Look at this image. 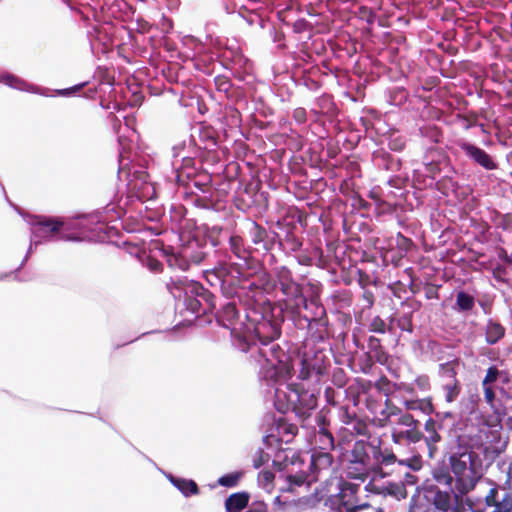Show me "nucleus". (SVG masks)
Instances as JSON below:
<instances>
[{
  "label": "nucleus",
  "mask_w": 512,
  "mask_h": 512,
  "mask_svg": "<svg viewBox=\"0 0 512 512\" xmlns=\"http://www.w3.org/2000/svg\"><path fill=\"white\" fill-rule=\"evenodd\" d=\"M451 470L457 478L461 492L467 493L474 488L477 479L471 466L470 455L462 454L459 457H451Z\"/></svg>",
  "instance_id": "f257e3e1"
},
{
  "label": "nucleus",
  "mask_w": 512,
  "mask_h": 512,
  "mask_svg": "<svg viewBox=\"0 0 512 512\" xmlns=\"http://www.w3.org/2000/svg\"><path fill=\"white\" fill-rule=\"evenodd\" d=\"M30 225L34 238H46L49 234L58 233L64 222L59 218L34 216L31 218Z\"/></svg>",
  "instance_id": "f03ea898"
},
{
  "label": "nucleus",
  "mask_w": 512,
  "mask_h": 512,
  "mask_svg": "<svg viewBox=\"0 0 512 512\" xmlns=\"http://www.w3.org/2000/svg\"><path fill=\"white\" fill-rule=\"evenodd\" d=\"M486 502L489 506H494L493 512H512V492L504 491L499 496L497 488H491L486 495Z\"/></svg>",
  "instance_id": "7ed1b4c3"
},
{
  "label": "nucleus",
  "mask_w": 512,
  "mask_h": 512,
  "mask_svg": "<svg viewBox=\"0 0 512 512\" xmlns=\"http://www.w3.org/2000/svg\"><path fill=\"white\" fill-rule=\"evenodd\" d=\"M167 478L186 497L198 493V487L192 480L176 478L172 475H168Z\"/></svg>",
  "instance_id": "20e7f679"
},
{
  "label": "nucleus",
  "mask_w": 512,
  "mask_h": 512,
  "mask_svg": "<svg viewBox=\"0 0 512 512\" xmlns=\"http://www.w3.org/2000/svg\"><path fill=\"white\" fill-rule=\"evenodd\" d=\"M248 495L245 493H236L226 499L225 507L228 512H238L248 503Z\"/></svg>",
  "instance_id": "39448f33"
},
{
  "label": "nucleus",
  "mask_w": 512,
  "mask_h": 512,
  "mask_svg": "<svg viewBox=\"0 0 512 512\" xmlns=\"http://www.w3.org/2000/svg\"><path fill=\"white\" fill-rule=\"evenodd\" d=\"M465 149L467 154L483 167L488 169L493 167L490 157L483 150L472 145H467Z\"/></svg>",
  "instance_id": "423d86ee"
},
{
  "label": "nucleus",
  "mask_w": 512,
  "mask_h": 512,
  "mask_svg": "<svg viewBox=\"0 0 512 512\" xmlns=\"http://www.w3.org/2000/svg\"><path fill=\"white\" fill-rule=\"evenodd\" d=\"M505 333L503 326L497 322L490 320L486 327V341L489 344L498 342Z\"/></svg>",
  "instance_id": "0eeeda50"
},
{
  "label": "nucleus",
  "mask_w": 512,
  "mask_h": 512,
  "mask_svg": "<svg viewBox=\"0 0 512 512\" xmlns=\"http://www.w3.org/2000/svg\"><path fill=\"white\" fill-rule=\"evenodd\" d=\"M404 438L411 442H417L420 439V432L417 429H406L405 431L393 429L392 439L395 443H400Z\"/></svg>",
  "instance_id": "6e6552de"
},
{
  "label": "nucleus",
  "mask_w": 512,
  "mask_h": 512,
  "mask_svg": "<svg viewBox=\"0 0 512 512\" xmlns=\"http://www.w3.org/2000/svg\"><path fill=\"white\" fill-rule=\"evenodd\" d=\"M320 500L318 495L313 493L295 500L293 505L300 510L313 509L319 504Z\"/></svg>",
  "instance_id": "1a4fd4ad"
},
{
  "label": "nucleus",
  "mask_w": 512,
  "mask_h": 512,
  "mask_svg": "<svg viewBox=\"0 0 512 512\" xmlns=\"http://www.w3.org/2000/svg\"><path fill=\"white\" fill-rule=\"evenodd\" d=\"M274 474L270 471H261L258 476V482L260 486L267 492H271L273 489Z\"/></svg>",
  "instance_id": "9d476101"
},
{
  "label": "nucleus",
  "mask_w": 512,
  "mask_h": 512,
  "mask_svg": "<svg viewBox=\"0 0 512 512\" xmlns=\"http://www.w3.org/2000/svg\"><path fill=\"white\" fill-rule=\"evenodd\" d=\"M288 486L285 489H282V491L286 492H295L296 487H301L306 482V477L304 474H298V475H290L287 477Z\"/></svg>",
  "instance_id": "9b49d317"
},
{
  "label": "nucleus",
  "mask_w": 512,
  "mask_h": 512,
  "mask_svg": "<svg viewBox=\"0 0 512 512\" xmlns=\"http://www.w3.org/2000/svg\"><path fill=\"white\" fill-rule=\"evenodd\" d=\"M457 306L462 311L470 310L474 306V298L467 293L459 292L457 294Z\"/></svg>",
  "instance_id": "f8f14e48"
},
{
  "label": "nucleus",
  "mask_w": 512,
  "mask_h": 512,
  "mask_svg": "<svg viewBox=\"0 0 512 512\" xmlns=\"http://www.w3.org/2000/svg\"><path fill=\"white\" fill-rule=\"evenodd\" d=\"M387 494L395 497L397 500L404 499L407 496L406 489L402 483H392L386 488Z\"/></svg>",
  "instance_id": "ddd939ff"
},
{
  "label": "nucleus",
  "mask_w": 512,
  "mask_h": 512,
  "mask_svg": "<svg viewBox=\"0 0 512 512\" xmlns=\"http://www.w3.org/2000/svg\"><path fill=\"white\" fill-rule=\"evenodd\" d=\"M241 476V472H233L219 478L218 483L222 486L233 487L238 483Z\"/></svg>",
  "instance_id": "4468645a"
},
{
  "label": "nucleus",
  "mask_w": 512,
  "mask_h": 512,
  "mask_svg": "<svg viewBox=\"0 0 512 512\" xmlns=\"http://www.w3.org/2000/svg\"><path fill=\"white\" fill-rule=\"evenodd\" d=\"M397 425H401L407 427V429H416L417 421L413 418L412 415L405 413L399 415L398 418L394 421Z\"/></svg>",
  "instance_id": "2eb2a0df"
},
{
  "label": "nucleus",
  "mask_w": 512,
  "mask_h": 512,
  "mask_svg": "<svg viewBox=\"0 0 512 512\" xmlns=\"http://www.w3.org/2000/svg\"><path fill=\"white\" fill-rule=\"evenodd\" d=\"M434 504L438 509L447 511L450 505L449 495L446 493L438 492L435 496Z\"/></svg>",
  "instance_id": "dca6fc26"
},
{
  "label": "nucleus",
  "mask_w": 512,
  "mask_h": 512,
  "mask_svg": "<svg viewBox=\"0 0 512 512\" xmlns=\"http://www.w3.org/2000/svg\"><path fill=\"white\" fill-rule=\"evenodd\" d=\"M425 430L429 433V436L427 438L429 444L436 443L439 441L440 436L435 431V423L433 420H428L425 423Z\"/></svg>",
  "instance_id": "f3484780"
},
{
  "label": "nucleus",
  "mask_w": 512,
  "mask_h": 512,
  "mask_svg": "<svg viewBox=\"0 0 512 512\" xmlns=\"http://www.w3.org/2000/svg\"><path fill=\"white\" fill-rule=\"evenodd\" d=\"M499 371L496 367H490L487 370L486 376L483 379L482 385H491V383L495 382L498 378Z\"/></svg>",
  "instance_id": "a211bd4d"
},
{
  "label": "nucleus",
  "mask_w": 512,
  "mask_h": 512,
  "mask_svg": "<svg viewBox=\"0 0 512 512\" xmlns=\"http://www.w3.org/2000/svg\"><path fill=\"white\" fill-rule=\"evenodd\" d=\"M445 390H446V401L447 402L454 401L459 394V389L456 384H446Z\"/></svg>",
  "instance_id": "6ab92c4d"
},
{
  "label": "nucleus",
  "mask_w": 512,
  "mask_h": 512,
  "mask_svg": "<svg viewBox=\"0 0 512 512\" xmlns=\"http://www.w3.org/2000/svg\"><path fill=\"white\" fill-rule=\"evenodd\" d=\"M383 414L386 415V421L389 422V423H394V420L393 418L394 417H399V415H401L400 411L398 408L396 407H387V409L385 411H383Z\"/></svg>",
  "instance_id": "aec40b11"
},
{
  "label": "nucleus",
  "mask_w": 512,
  "mask_h": 512,
  "mask_svg": "<svg viewBox=\"0 0 512 512\" xmlns=\"http://www.w3.org/2000/svg\"><path fill=\"white\" fill-rule=\"evenodd\" d=\"M483 388L485 400L489 405L492 406L495 399V393L493 391V388L491 387V385H483Z\"/></svg>",
  "instance_id": "412c9836"
},
{
  "label": "nucleus",
  "mask_w": 512,
  "mask_h": 512,
  "mask_svg": "<svg viewBox=\"0 0 512 512\" xmlns=\"http://www.w3.org/2000/svg\"><path fill=\"white\" fill-rule=\"evenodd\" d=\"M3 82L13 88L21 89L20 80L12 75H7L3 77Z\"/></svg>",
  "instance_id": "4be33fe9"
},
{
  "label": "nucleus",
  "mask_w": 512,
  "mask_h": 512,
  "mask_svg": "<svg viewBox=\"0 0 512 512\" xmlns=\"http://www.w3.org/2000/svg\"><path fill=\"white\" fill-rule=\"evenodd\" d=\"M418 407L423 410L425 413H432L433 411V407H432V404L430 401L428 400H422L419 404H418Z\"/></svg>",
  "instance_id": "5701e85b"
},
{
  "label": "nucleus",
  "mask_w": 512,
  "mask_h": 512,
  "mask_svg": "<svg viewBox=\"0 0 512 512\" xmlns=\"http://www.w3.org/2000/svg\"><path fill=\"white\" fill-rule=\"evenodd\" d=\"M269 459V456L267 454H264V453H260L258 459H256L254 461V466L255 468H259L262 464H264L265 462H267Z\"/></svg>",
  "instance_id": "b1692460"
},
{
  "label": "nucleus",
  "mask_w": 512,
  "mask_h": 512,
  "mask_svg": "<svg viewBox=\"0 0 512 512\" xmlns=\"http://www.w3.org/2000/svg\"><path fill=\"white\" fill-rule=\"evenodd\" d=\"M273 504L279 509H283L285 507V503L281 500L280 496L274 498Z\"/></svg>",
  "instance_id": "393cba45"
},
{
  "label": "nucleus",
  "mask_w": 512,
  "mask_h": 512,
  "mask_svg": "<svg viewBox=\"0 0 512 512\" xmlns=\"http://www.w3.org/2000/svg\"><path fill=\"white\" fill-rule=\"evenodd\" d=\"M253 512H266V505L264 503H258Z\"/></svg>",
  "instance_id": "a878e982"
},
{
  "label": "nucleus",
  "mask_w": 512,
  "mask_h": 512,
  "mask_svg": "<svg viewBox=\"0 0 512 512\" xmlns=\"http://www.w3.org/2000/svg\"><path fill=\"white\" fill-rule=\"evenodd\" d=\"M406 482L411 484L414 483V476L410 474L406 475Z\"/></svg>",
  "instance_id": "bb28decb"
},
{
  "label": "nucleus",
  "mask_w": 512,
  "mask_h": 512,
  "mask_svg": "<svg viewBox=\"0 0 512 512\" xmlns=\"http://www.w3.org/2000/svg\"><path fill=\"white\" fill-rule=\"evenodd\" d=\"M408 409H415L416 405L414 403H407Z\"/></svg>",
  "instance_id": "cd10ccee"
},
{
  "label": "nucleus",
  "mask_w": 512,
  "mask_h": 512,
  "mask_svg": "<svg viewBox=\"0 0 512 512\" xmlns=\"http://www.w3.org/2000/svg\"><path fill=\"white\" fill-rule=\"evenodd\" d=\"M69 92V90H63L60 92L61 95H66Z\"/></svg>",
  "instance_id": "c85d7f7f"
},
{
  "label": "nucleus",
  "mask_w": 512,
  "mask_h": 512,
  "mask_svg": "<svg viewBox=\"0 0 512 512\" xmlns=\"http://www.w3.org/2000/svg\"><path fill=\"white\" fill-rule=\"evenodd\" d=\"M413 469H419V465H412Z\"/></svg>",
  "instance_id": "c756f323"
},
{
  "label": "nucleus",
  "mask_w": 512,
  "mask_h": 512,
  "mask_svg": "<svg viewBox=\"0 0 512 512\" xmlns=\"http://www.w3.org/2000/svg\"><path fill=\"white\" fill-rule=\"evenodd\" d=\"M373 512H384L382 509H377L376 511H373Z\"/></svg>",
  "instance_id": "7c9ffc66"
}]
</instances>
